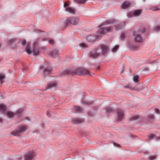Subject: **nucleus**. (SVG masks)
I'll list each match as a JSON object with an SVG mask.
<instances>
[{
	"mask_svg": "<svg viewBox=\"0 0 160 160\" xmlns=\"http://www.w3.org/2000/svg\"><path fill=\"white\" fill-rule=\"evenodd\" d=\"M2 118H0V122H2Z\"/></svg>",
	"mask_w": 160,
	"mask_h": 160,
	"instance_id": "obj_43",
	"label": "nucleus"
},
{
	"mask_svg": "<svg viewBox=\"0 0 160 160\" xmlns=\"http://www.w3.org/2000/svg\"><path fill=\"white\" fill-rule=\"evenodd\" d=\"M122 28V27L120 24L118 25L116 27V30H118Z\"/></svg>",
	"mask_w": 160,
	"mask_h": 160,
	"instance_id": "obj_27",
	"label": "nucleus"
},
{
	"mask_svg": "<svg viewBox=\"0 0 160 160\" xmlns=\"http://www.w3.org/2000/svg\"><path fill=\"white\" fill-rule=\"evenodd\" d=\"M117 113L118 120L120 121L123 118V112L121 110L118 109L117 110Z\"/></svg>",
	"mask_w": 160,
	"mask_h": 160,
	"instance_id": "obj_9",
	"label": "nucleus"
},
{
	"mask_svg": "<svg viewBox=\"0 0 160 160\" xmlns=\"http://www.w3.org/2000/svg\"><path fill=\"white\" fill-rule=\"evenodd\" d=\"M112 28L111 27H106L100 29L98 32L101 34H105L108 32H110L111 31Z\"/></svg>",
	"mask_w": 160,
	"mask_h": 160,
	"instance_id": "obj_6",
	"label": "nucleus"
},
{
	"mask_svg": "<svg viewBox=\"0 0 160 160\" xmlns=\"http://www.w3.org/2000/svg\"><path fill=\"white\" fill-rule=\"evenodd\" d=\"M79 22L78 19L77 17H69L67 18L66 22V23H70L72 25H76Z\"/></svg>",
	"mask_w": 160,
	"mask_h": 160,
	"instance_id": "obj_4",
	"label": "nucleus"
},
{
	"mask_svg": "<svg viewBox=\"0 0 160 160\" xmlns=\"http://www.w3.org/2000/svg\"><path fill=\"white\" fill-rule=\"evenodd\" d=\"M23 109H19L18 110L16 113H15V114L16 115H17L18 116H20L21 114L23 112Z\"/></svg>",
	"mask_w": 160,
	"mask_h": 160,
	"instance_id": "obj_19",
	"label": "nucleus"
},
{
	"mask_svg": "<svg viewBox=\"0 0 160 160\" xmlns=\"http://www.w3.org/2000/svg\"><path fill=\"white\" fill-rule=\"evenodd\" d=\"M34 157L33 152H28L25 156V160H32Z\"/></svg>",
	"mask_w": 160,
	"mask_h": 160,
	"instance_id": "obj_7",
	"label": "nucleus"
},
{
	"mask_svg": "<svg viewBox=\"0 0 160 160\" xmlns=\"http://www.w3.org/2000/svg\"><path fill=\"white\" fill-rule=\"evenodd\" d=\"M138 118V116L137 115L133 116L132 117V119L133 120H137Z\"/></svg>",
	"mask_w": 160,
	"mask_h": 160,
	"instance_id": "obj_32",
	"label": "nucleus"
},
{
	"mask_svg": "<svg viewBox=\"0 0 160 160\" xmlns=\"http://www.w3.org/2000/svg\"><path fill=\"white\" fill-rule=\"evenodd\" d=\"M150 9L154 11H157L160 10V9H159L157 6L153 7L151 8Z\"/></svg>",
	"mask_w": 160,
	"mask_h": 160,
	"instance_id": "obj_22",
	"label": "nucleus"
},
{
	"mask_svg": "<svg viewBox=\"0 0 160 160\" xmlns=\"http://www.w3.org/2000/svg\"><path fill=\"white\" fill-rule=\"evenodd\" d=\"M68 2H65L64 3V7H66L68 6Z\"/></svg>",
	"mask_w": 160,
	"mask_h": 160,
	"instance_id": "obj_34",
	"label": "nucleus"
},
{
	"mask_svg": "<svg viewBox=\"0 0 160 160\" xmlns=\"http://www.w3.org/2000/svg\"><path fill=\"white\" fill-rule=\"evenodd\" d=\"M130 48L131 49H133V50H136L137 49V47L135 46H134V45H131V46H130Z\"/></svg>",
	"mask_w": 160,
	"mask_h": 160,
	"instance_id": "obj_29",
	"label": "nucleus"
},
{
	"mask_svg": "<svg viewBox=\"0 0 160 160\" xmlns=\"http://www.w3.org/2000/svg\"><path fill=\"white\" fill-rule=\"evenodd\" d=\"M39 39H37L34 42L33 48L32 49H31L30 47V43L27 44V46L26 48V51L29 54H32L34 55H37L39 53V51L38 48V44Z\"/></svg>",
	"mask_w": 160,
	"mask_h": 160,
	"instance_id": "obj_1",
	"label": "nucleus"
},
{
	"mask_svg": "<svg viewBox=\"0 0 160 160\" xmlns=\"http://www.w3.org/2000/svg\"><path fill=\"white\" fill-rule=\"evenodd\" d=\"M125 37V34L123 32L122 33L121 35V38L122 40H123Z\"/></svg>",
	"mask_w": 160,
	"mask_h": 160,
	"instance_id": "obj_28",
	"label": "nucleus"
},
{
	"mask_svg": "<svg viewBox=\"0 0 160 160\" xmlns=\"http://www.w3.org/2000/svg\"><path fill=\"white\" fill-rule=\"evenodd\" d=\"M119 48V46L117 45L115 46L112 49V51L113 52H116L118 49Z\"/></svg>",
	"mask_w": 160,
	"mask_h": 160,
	"instance_id": "obj_24",
	"label": "nucleus"
},
{
	"mask_svg": "<svg viewBox=\"0 0 160 160\" xmlns=\"http://www.w3.org/2000/svg\"><path fill=\"white\" fill-rule=\"evenodd\" d=\"M159 139H160V137L159 138Z\"/></svg>",
	"mask_w": 160,
	"mask_h": 160,
	"instance_id": "obj_50",
	"label": "nucleus"
},
{
	"mask_svg": "<svg viewBox=\"0 0 160 160\" xmlns=\"http://www.w3.org/2000/svg\"><path fill=\"white\" fill-rule=\"evenodd\" d=\"M14 114L11 112H8L7 113V115L9 118H11L13 117Z\"/></svg>",
	"mask_w": 160,
	"mask_h": 160,
	"instance_id": "obj_20",
	"label": "nucleus"
},
{
	"mask_svg": "<svg viewBox=\"0 0 160 160\" xmlns=\"http://www.w3.org/2000/svg\"><path fill=\"white\" fill-rule=\"evenodd\" d=\"M15 41V39H11L9 41V42H10V43H11V42H14Z\"/></svg>",
	"mask_w": 160,
	"mask_h": 160,
	"instance_id": "obj_38",
	"label": "nucleus"
},
{
	"mask_svg": "<svg viewBox=\"0 0 160 160\" xmlns=\"http://www.w3.org/2000/svg\"><path fill=\"white\" fill-rule=\"evenodd\" d=\"M112 111V109L110 107H108L106 108V112L107 113H109Z\"/></svg>",
	"mask_w": 160,
	"mask_h": 160,
	"instance_id": "obj_26",
	"label": "nucleus"
},
{
	"mask_svg": "<svg viewBox=\"0 0 160 160\" xmlns=\"http://www.w3.org/2000/svg\"><path fill=\"white\" fill-rule=\"evenodd\" d=\"M155 111L157 113L159 114L160 113V110L158 109H155Z\"/></svg>",
	"mask_w": 160,
	"mask_h": 160,
	"instance_id": "obj_37",
	"label": "nucleus"
},
{
	"mask_svg": "<svg viewBox=\"0 0 160 160\" xmlns=\"http://www.w3.org/2000/svg\"><path fill=\"white\" fill-rule=\"evenodd\" d=\"M51 54L52 56L55 57L58 55V52L57 50H54L51 52Z\"/></svg>",
	"mask_w": 160,
	"mask_h": 160,
	"instance_id": "obj_16",
	"label": "nucleus"
},
{
	"mask_svg": "<svg viewBox=\"0 0 160 160\" xmlns=\"http://www.w3.org/2000/svg\"><path fill=\"white\" fill-rule=\"evenodd\" d=\"M40 68L41 69H42L43 68V66H42Z\"/></svg>",
	"mask_w": 160,
	"mask_h": 160,
	"instance_id": "obj_45",
	"label": "nucleus"
},
{
	"mask_svg": "<svg viewBox=\"0 0 160 160\" xmlns=\"http://www.w3.org/2000/svg\"><path fill=\"white\" fill-rule=\"evenodd\" d=\"M154 137V135H150V137L151 138H152Z\"/></svg>",
	"mask_w": 160,
	"mask_h": 160,
	"instance_id": "obj_42",
	"label": "nucleus"
},
{
	"mask_svg": "<svg viewBox=\"0 0 160 160\" xmlns=\"http://www.w3.org/2000/svg\"><path fill=\"white\" fill-rule=\"evenodd\" d=\"M128 17H129L128 15Z\"/></svg>",
	"mask_w": 160,
	"mask_h": 160,
	"instance_id": "obj_49",
	"label": "nucleus"
},
{
	"mask_svg": "<svg viewBox=\"0 0 160 160\" xmlns=\"http://www.w3.org/2000/svg\"><path fill=\"white\" fill-rule=\"evenodd\" d=\"M48 42L51 45H52L54 43V41L52 39L49 40L48 41Z\"/></svg>",
	"mask_w": 160,
	"mask_h": 160,
	"instance_id": "obj_31",
	"label": "nucleus"
},
{
	"mask_svg": "<svg viewBox=\"0 0 160 160\" xmlns=\"http://www.w3.org/2000/svg\"><path fill=\"white\" fill-rule=\"evenodd\" d=\"M152 158H153L152 159V160L154 159V157H152Z\"/></svg>",
	"mask_w": 160,
	"mask_h": 160,
	"instance_id": "obj_46",
	"label": "nucleus"
},
{
	"mask_svg": "<svg viewBox=\"0 0 160 160\" xmlns=\"http://www.w3.org/2000/svg\"><path fill=\"white\" fill-rule=\"evenodd\" d=\"M6 111V107L2 104H0V112H5Z\"/></svg>",
	"mask_w": 160,
	"mask_h": 160,
	"instance_id": "obj_15",
	"label": "nucleus"
},
{
	"mask_svg": "<svg viewBox=\"0 0 160 160\" xmlns=\"http://www.w3.org/2000/svg\"><path fill=\"white\" fill-rule=\"evenodd\" d=\"M80 46L82 48H86V47H87V45L84 43H82L81 44Z\"/></svg>",
	"mask_w": 160,
	"mask_h": 160,
	"instance_id": "obj_30",
	"label": "nucleus"
},
{
	"mask_svg": "<svg viewBox=\"0 0 160 160\" xmlns=\"http://www.w3.org/2000/svg\"><path fill=\"white\" fill-rule=\"evenodd\" d=\"M75 110L78 112H80L82 111V108L79 107H76L74 108Z\"/></svg>",
	"mask_w": 160,
	"mask_h": 160,
	"instance_id": "obj_21",
	"label": "nucleus"
},
{
	"mask_svg": "<svg viewBox=\"0 0 160 160\" xmlns=\"http://www.w3.org/2000/svg\"><path fill=\"white\" fill-rule=\"evenodd\" d=\"M5 77L4 75L0 74V80L4 79Z\"/></svg>",
	"mask_w": 160,
	"mask_h": 160,
	"instance_id": "obj_33",
	"label": "nucleus"
},
{
	"mask_svg": "<svg viewBox=\"0 0 160 160\" xmlns=\"http://www.w3.org/2000/svg\"><path fill=\"white\" fill-rule=\"evenodd\" d=\"M76 73L77 74L87 75L88 76H92L93 75L92 73L90 72L85 68H79L77 69L76 70Z\"/></svg>",
	"mask_w": 160,
	"mask_h": 160,
	"instance_id": "obj_2",
	"label": "nucleus"
},
{
	"mask_svg": "<svg viewBox=\"0 0 160 160\" xmlns=\"http://www.w3.org/2000/svg\"><path fill=\"white\" fill-rule=\"evenodd\" d=\"M100 47L102 51V54L104 55L108 51V48L107 46L104 45H100Z\"/></svg>",
	"mask_w": 160,
	"mask_h": 160,
	"instance_id": "obj_8",
	"label": "nucleus"
},
{
	"mask_svg": "<svg viewBox=\"0 0 160 160\" xmlns=\"http://www.w3.org/2000/svg\"><path fill=\"white\" fill-rule=\"evenodd\" d=\"M71 73V72L69 70H67L65 71V74H69Z\"/></svg>",
	"mask_w": 160,
	"mask_h": 160,
	"instance_id": "obj_35",
	"label": "nucleus"
},
{
	"mask_svg": "<svg viewBox=\"0 0 160 160\" xmlns=\"http://www.w3.org/2000/svg\"><path fill=\"white\" fill-rule=\"evenodd\" d=\"M27 129L26 126H22L19 127L17 129L12 132V134L13 136H18L19 135L20 133L25 131Z\"/></svg>",
	"mask_w": 160,
	"mask_h": 160,
	"instance_id": "obj_3",
	"label": "nucleus"
},
{
	"mask_svg": "<svg viewBox=\"0 0 160 160\" xmlns=\"http://www.w3.org/2000/svg\"><path fill=\"white\" fill-rule=\"evenodd\" d=\"M139 76H136L134 77L133 80L134 82H138V79Z\"/></svg>",
	"mask_w": 160,
	"mask_h": 160,
	"instance_id": "obj_25",
	"label": "nucleus"
},
{
	"mask_svg": "<svg viewBox=\"0 0 160 160\" xmlns=\"http://www.w3.org/2000/svg\"><path fill=\"white\" fill-rule=\"evenodd\" d=\"M113 144H114V146H117V147H119V144H118L116 143H113Z\"/></svg>",
	"mask_w": 160,
	"mask_h": 160,
	"instance_id": "obj_41",
	"label": "nucleus"
},
{
	"mask_svg": "<svg viewBox=\"0 0 160 160\" xmlns=\"http://www.w3.org/2000/svg\"><path fill=\"white\" fill-rule=\"evenodd\" d=\"M115 21L114 20L111 19L107 21L106 22L103 23L101 24L99 27H101L102 26L106 25L107 24H110L112 23H114L115 22Z\"/></svg>",
	"mask_w": 160,
	"mask_h": 160,
	"instance_id": "obj_12",
	"label": "nucleus"
},
{
	"mask_svg": "<svg viewBox=\"0 0 160 160\" xmlns=\"http://www.w3.org/2000/svg\"><path fill=\"white\" fill-rule=\"evenodd\" d=\"M57 84L56 82H50L49 83L47 86V89H51L53 88L56 87L57 86Z\"/></svg>",
	"mask_w": 160,
	"mask_h": 160,
	"instance_id": "obj_10",
	"label": "nucleus"
},
{
	"mask_svg": "<svg viewBox=\"0 0 160 160\" xmlns=\"http://www.w3.org/2000/svg\"><path fill=\"white\" fill-rule=\"evenodd\" d=\"M76 121L77 122H79V120L78 119H76Z\"/></svg>",
	"mask_w": 160,
	"mask_h": 160,
	"instance_id": "obj_44",
	"label": "nucleus"
},
{
	"mask_svg": "<svg viewBox=\"0 0 160 160\" xmlns=\"http://www.w3.org/2000/svg\"><path fill=\"white\" fill-rule=\"evenodd\" d=\"M141 11L140 10H136L134 12L133 15L134 16H138L141 14Z\"/></svg>",
	"mask_w": 160,
	"mask_h": 160,
	"instance_id": "obj_18",
	"label": "nucleus"
},
{
	"mask_svg": "<svg viewBox=\"0 0 160 160\" xmlns=\"http://www.w3.org/2000/svg\"><path fill=\"white\" fill-rule=\"evenodd\" d=\"M153 115H150L149 116V118L151 119H153Z\"/></svg>",
	"mask_w": 160,
	"mask_h": 160,
	"instance_id": "obj_40",
	"label": "nucleus"
},
{
	"mask_svg": "<svg viewBox=\"0 0 160 160\" xmlns=\"http://www.w3.org/2000/svg\"><path fill=\"white\" fill-rule=\"evenodd\" d=\"M90 57L93 58H95L98 57L100 55V53L97 52V50L95 51L92 52L90 53Z\"/></svg>",
	"mask_w": 160,
	"mask_h": 160,
	"instance_id": "obj_11",
	"label": "nucleus"
},
{
	"mask_svg": "<svg viewBox=\"0 0 160 160\" xmlns=\"http://www.w3.org/2000/svg\"><path fill=\"white\" fill-rule=\"evenodd\" d=\"M26 42L25 40H23L22 41V45H24L26 44Z\"/></svg>",
	"mask_w": 160,
	"mask_h": 160,
	"instance_id": "obj_39",
	"label": "nucleus"
},
{
	"mask_svg": "<svg viewBox=\"0 0 160 160\" xmlns=\"http://www.w3.org/2000/svg\"><path fill=\"white\" fill-rule=\"evenodd\" d=\"M143 2H145V0H143Z\"/></svg>",
	"mask_w": 160,
	"mask_h": 160,
	"instance_id": "obj_48",
	"label": "nucleus"
},
{
	"mask_svg": "<svg viewBox=\"0 0 160 160\" xmlns=\"http://www.w3.org/2000/svg\"><path fill=\"white\" fill-rule=\"evenodd\" d=\"M145 31V29H144V30H143V32H144V31Z\"/></svg>",
	"mask_w": 160,
	"mask_h": 160,
	"instance_id": "obj_47",
	"label": "nucleus"
},
{
	"mask_svg": "<svg viewBox=\"0 0 160 160\" xmlns=\"http://www.w3.org/2000/svg\"><path fill=\"white\" fill-rule=\"evenodd\" d=\"M66 11L72 14H74L75 12L74 9L70 7H68L66 8Z\"/></svg>",
	"mask_w": 160,
	"mask_h": 160,
	"instance_id": "obj_13",
	"label": "nucleus"
},
{
	"mask_svg": "<svg viewBox=\"0 0 160 160\" xmlns=\"http://www.w3.org/2000/svg\"><path fill=\"white\" fill-rule=\"evenodd\" d=\"M52 69L50 68H47L44 70V72L45 74L49 73L51 72Z\"/></svg>",
	"mask_w": 160,
	"mask_h": 160,
	"instance_id": "obj_17",
	"label": "nucleus"
},
{
	"mask_svg": "<svg viewBox=\"0 0 160 160\" xmlns=\"http://www.w3.org/2000/svg\"><path fill=\"white\" fill-rule=\"evenodd\" d=\"M160 30V27L159 26H157L155 28V30L156 31H158Z\"/></svg>",
	"mask_w": 160,
	"mask_h": 160,
	"instance_id": "obj_36",
	"label": "nucleus"
},
{
	"mask_svg": "<svg viewBox=\"0 0 160 160\" xmlns=\"http://www.w3.org/2000/svg\"><path fill=\"white\" fill-rule=\"evenodd\" d=\"M86 2V0H80L76 1V2L78 4H84Z\"/></svg>",
	"mask_w": 160,
	"mask_h": 160,
	"instance_id": "obj_23",
	"label": "nucleus"
},
{
	"mask_svg": "<svg viewBox=\"0 0 160 160\" xmlns=\"http://www.w3.org/2000/svg\"><path fill=\"white\" fill-rule=\"evenodd\" d=\"M134 40L135 42H142V38L138 32H135L133 33Z\"/></svg>",
	"mask_w": 160,
	"mask_h": 160,
	"instance_id": "obj_5",
	"label": "nucleus"
},
{
	"mask_svg": "<svg viewBox=\"0 0 160 160\" xmlns=\"http://www.w3.org/2000/svg\"><path fill=\"white\" fill-rule=\"evenodd\" d=\"M130 5V3L129 2H126L123 3L122 5V8L125 9L128 8Z\"/></svg>",
	"mask_w": 160,
	"mask_h": 160,
	"instance_id": "obj_14",
	"label": "nucleus"
}]
</instances>
